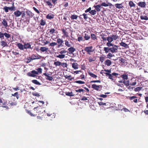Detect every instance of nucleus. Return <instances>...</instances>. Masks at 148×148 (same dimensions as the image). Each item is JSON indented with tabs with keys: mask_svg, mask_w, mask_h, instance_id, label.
Returning <instances> with one entry per match:
<instances>
[{
	"mask_svg": "<svg viewBox=\"0 0 148 148\" xmlns=\"http://www.w3.org/2000/svg\"><path fill=\"white\" fill-rule=\"evenodd\" d=\"M34 110L33 113H32L30 111L27 112V113L31 116H34L37 114L40 115L41 114L43 113L44 112H45V111L43 107L40 106L34 107Z\"/></svg>",
	"mask_w": 148,
	"mask_h": 148,
	"instance_id": "obj_1",
	"label": "nucleus"
},
{
	"mask_svg": "<svg viewBox=\"0 0 148 148\" xmlns=\"http://www.w3.org/2000/svg\"><path fill=\"white\" fill-rule=\"evenodd\" d=\"M37 72L35 70H33L31 72L28 73L27 74V75L30 77H34L36 76V75L38 74V73H42V69L41 68H38L37 69Z\"/></svg>",
	"mask_w": 148,
	"mask_h": 148,
	"instance_id": "obj_2",
	"label": "nucleus"
},
{
	"mask_svg": "<svg viewBox=\"0 0 148 148\" xmlns=\"http://www.w3.org/2000/svg\"><path fill=\"white\" fill-rule=\"evenodd\" d=\"M111 47H110V52L112 53H116L117 52V50L118 49L119 47L113 44L112 46H111Z\"/></svg>",
	"mask_w": 148,
	"mask_h": 148,
	"instance_id": "obj_3",
	"label": "nucleus"
},
{
	"mask_svg": "<svg viewBox=\"0 0 148 148\" xmlns=\"http://www.w3.org/2000/svg\"><path fill=\"white\" fill-rule=\"evenodd\" d=\"M83 36L84 41L89 40L90 38V33L87 31L84 32Z\"/></svg>",
	"mask_w": 148,
	"mask_h": 148,
	"instance_id": "obj_4",
	"label": "nucleus"
},
{
	"mask_svg": "<svg viewBox=\"0 0 148 148\" xmlns=\"http://www.w3.org/2000/svg\"><path fill=\"white\" fill-rule=\"evenodd\" d=\"M107 40L108 42L106 44V45L108 47H110L111 46H112L113 44L111 43L113 41V39L111 36H108L107 38Z\"/></svg>",
	"mask_w": 148,
	"mask_h": 148,
	"instance_id": "obj_5",
	"label": "nucleus"
},
{
	"mask_svg": "<svg viewBox=\"0 0 148 148\" xmlns=\"http://www.w3.org/2000/svg\"><path fill=\"white\" fill-rule=\"evenodd\" d=\"M7 20H8L7 18L6 19L4 18L2 19L1 24L5 28H6L7 27H9L10 25H8Z\"/></svg>",
	"mask_w": 148,
	"mask_h": 148,
	"instance_id": "obj_6",
	"label": "nucleus"
},
{
	"mask_svg": "<svg viewBox=\"0 0 148 148\" xmlns=\"http://www.w3.org/2000/svg\"><path fill=\"white\" fill-rule=\"evenodd\" d=\"M41 56L38 55H37V56H36L34 54H33L32 55L31 57H29V58H30L31 60H34L40 59L41 58Z\"/></svg>",
	"mask_w": 148,
	"mask_h": 148,
	"instance_id": "obj_7",
	"label": "nucleus"
},
{
	"mask_svg": "<svg viewBox=\"0 0 148 148\" xmlns=\"http://www.w3.org/2000/svg\"><path fill=\"white\" fill-rule=\"evenodd\" d=\"M57 43H58V47L63 46L64 41L63 40L60 38H58L57 40Z\"/></svg>",
	"mask_w": 148,
	"mask_h": 148,
	"instance_id": "obj_8",
	"label": "nucleus"
},
{
	"mask_svg": "<svg viewBox=\"0 0 148 148\" xmlns=\"http://www.w3.org/2000/svg\"><path fill=\"white\" fill-rule=\"evenodd\" d=\"M92 46L87 47L85 48L84 50L88 53V54H90V53L92 52L93 51L92 50Z\"/></svg>",
	"mask_w": 148,
	"mask_h": 148,
	"instance_id": "obj_9",
	"label": "nucleus"
},
{
	"mask_svg": "<svg viewBox=\"0 0 148 148\" xmlns=\"http://www.w3.org/2000/svg\"><path fill=\"white\" fill-rule=\"evenodd\" d=\"M46 72L47 71H45V72L43 74V75L46 76V79L50 81H52L53 79V78L52 77L49 76V74L48 73H46Z\"/></svg>",
	"mask_w": 148,
	"mask_h": 148,
	"instance_id": "obj_10",
	"label": "nucleus"
},
{
	"mask_svg": "<svg viewBox=\"0 0 148 148\" xmlns=\"http://www.w3.org/2000/svg\"><path fill=\"white\" fill-rule=\"evenodd\" d=\"M48 34L50 35V34H53L56 33V29L54 28H51L50 29H48L47 31H49Z\"/></svg>",
	"mask_w": 148,
	"mask_h": 148,
	"instance_id": "obj_11",
	"label": "nucleus"
},
{
	"mask_svg": "<svg viewBox=\"0 0 148 148\" xmlns=\"http://www.w3.org/2000/svg\"><path fill=\"white\" fill-rule=\"evenodd\" d=\"M136 84V81L135 78H132L131 79V82L130 85L131 86H134Z\"/></svg>",
	"mask_w": 148,
	"mask_h": 148,
	"instance_id": "obj_12",
	"label": "nucleus"
},
{
	"mask_svg": "<svg viewBox=\"0 0 148 148\" xmlns=\"http://www.w3.org/2000/svg\"><path fill=\"white\" fill-rule=\"evenodd\" d=\"M101 87V86L100 85L97 86L95 84H93L92 85V88L96 90H99V89Z\"/></svg>",
	"mask_w": 148,
	"mask_h": 148,
	"instance_id": "obj_13",
	"label": "nucleus"
},
{
	"mask_svg": "<svg viewBox=\"0 0 148 148\" xmlns=\"http://www.w3.org/2000/svg\"><path fill=\"white\" fill-rule=\"evenodd\" d=\"M129 99L131 100H132L133 99V101L135 103H137L138 101V99H136L137 97L134 96H133L132 97H129Z\"/></svg>",
	"mask_w": 148,
	"mask_h": 148,
	"instance_id": "obj_14",
	"label": "nucleus"
},
{
	"mask_svg": "<svg viewBox=\"0 0 148 148\" xmlns=\"http://www.w3.org/2000/svg\"><path fill=\"white\" fill-rule=\"evenodd\" d=\"M146 4L145 2H140L138 3V5L142 8H145Z\"/></svg>",
	"mask_w": 148,
	"mask_h": 148,
	"instance_id": "obj_15",
	"label": "nucleus"
},
{
	"mask_svg": "<svg viewBox=\"0 0 148 148\" xmlns=\"http://www.w3.org/2000/svg\"><path fill=\"white\" fill-rule=\"evenodd\" d=\"M30 18L29 15L28 13H27V15H26V16L25 18V22L27 24L29 23Z\"/></svg>",
	"mask_w": 148,
	"mask_h": 148,
	"instance_id": "obj_16",
	"label": "nucleus"
},
{
	"mask_svg": "<svg viewBox=\"0 0 148 148\" xmlns=\"http://www.w3.org/2000/svg\"><path fill=\"white\" fill-rule=\"evenodd\" d=\"M24 48L25 49H32L31 45L29 43H25L24 44Z\"/></svg>",
	"mask_w": 148,
	"mask_h": 148,
	"instance_id": "obj_17",
	"label": "nucleus"
},
{
	"mask_svg": "<svg viewBox=\"0 0 148 148\" xmlns=\"http://www.w3.org/2000/svg\"><path fill=\"white\" fill-rule=\"evenodd\" d=\"M54 15L51 13H50L48 14L46 16V18L49 19H51L53 18Z\"/></svg>",
	"mask_w": 148,
	"mask_h": 148,
	"instance_id": "obj_18",
	"label": "nucleus"
},
{
	"mask_svg": "<svg viewBox=\"0 0 148 148\" xmlns=\"http://www.w3.org/2000/svg\"><path fill=\"white\" fill-rule=\"evenodd\" d=\"M104 64L107 66H109L111 65L112 62L110 60H107L105 61Z\"/></svg>",
	"mask_w": 148,
	"mask_h": 148,
	"instance_id": "obj_19",
	"label": "nucleus"
},
{
	"mask_svg": "<svg viewBox=\"0 0 148 148\" xmlns=\"http://www.w3.org/2000/svg\"><path fill=\"white\" fill-rule=\"evenodd\" d=\"M14 14L16 17H18L22 14V12L18 10L15 12Z\"/></svg>",
	"mask_w": 148,
	"mask_h": 148,
	"instance_id": "obj_20",
	"label": "nucleus"
},
{
	"mask_svg": "<svg viewBox=\"0 0 148 148\" xmlns=\"http://www.w3.org/2000/svg\"><path fill=\"white\" fill-rule=\"evenodd\" d=\"M120 77H121L124 80H127L128 78V75L126 74H124L121 75Z\"/></svg>",
	"mask_w": 148,
	"mask_h": 148,
	"instance_id": "obj_21",
	"label": "nucleus"
},
{
	"mask_svg": "<svg viewBox=\"0 0 148 148\" xmlns=\"http://www.w3.org/2000/svg\"><path fill=\"white\" fill-rule=\"evenodd\" d=\"M17 45L18 48L21 50H23L24 49V45H23L22 44L18 43L17 44Z\"/></svg>",
	"mask_w": 148,
	"mask_h": 148,
	"instance_id": "obj_22",
	"label": "nucleus"
},
{
	"mask_svg": "<svg viewBox=\"0 0 148 148\" xmlns=\"http://www.w3.org/2000/svg\"><path fill=\"white\" fill-rule=\"evenodd\" d=\"M61 30L64 36L66 37L68 36V32L66 31V30L64 28H62L61 29Z\"/></svg>",
	"mask_w": 148,
	"mask_h": 148,
	"instance_id": "obj_23",
	"label": "nucleus"
},
{
	"mask_svg": "<svg viewBox=\"0 0 148 148\" xmlns=\"http://www.w3.org/2000/svg\"><path fill=\"white\" fill-rule=\"evenodd\" d=\"M46 3H47L48 5L49 6L50 8H53V6L51 3V1L49 0L48 1H46Z\"/></svg>",
	"mask_w": 148,
	"mask_h": 148,
	"instance_id": "obj_24",
	"label": "nucleus"
},
{
	"mask_svg": "<svg viewBox=\"0 0 148 148\" xmlns=\"http://www.w3.org/2000/svg\"><path fill=\"white\" fill-rule=\"evenodd\" d=\"M94 7L97 11L99 12L100 11V8L101 7V5H94Z\"/></svg>",
	"mask_w": 148,
	"mask_h": 148,
	"instance_id": "obj_25",
	"label": "nucleus"
},
{
	"mask_svg": "<svg viewBox=\"0 0 148 148\" xmlns=\"http://www.w3.org/2000/svg\"><path fill=\"white\" fill-rule=\"evenodd\" d=\"M110 47H104L103 48L104 50L106 53H107L109 52H110Z\"/></svg>",
	"mask_w": 148,
	"mask_h": 148,
	"instance_id": "obj_26",
	"label": "nucleus"
},
{
	"mask_svg": "<svg viewBox=\"0 0 148 148\" xmlns=\"http://www.w3.org/2000/svg\"><path fill=\"white\" fill-rule=\"evenodd\" d=\"M48 48L45 47H41L40 49V50L42 52H44L45 51H47L48 50Z\"/></svg>",
	"mask_w": 148,
	"mask_h": 148,
	"instance_id": "obj_27",
	"label": "nucleus"
},
{
	"mask_svg": "<svg viewBox=\"0 0 148 148\" xmlns=\"http://www.w3.org/2000/svg\"><path fill=\"white\" fill-rule=\"evenodd\" d=\"M95 60L96 58L94 56H93V57L90 56L88 58V60L90 62H91L92 61H94Z\"/></svg>",
	"mask_w": 148,
	"mask_h": 148,
	"instance_id": "obj_28",
	"label": "nucleus"
},
{
	"mask_svg": "<svg viewBox=\"0 0 148 148\" xmlns=\"http://www.w3.org/2000/svg\"><path fill=\"white\" fill-rule=\"evenodd\" d=\"M140 18L141 20H148V16L146 15L141 16Z\"/></svg>",
	"mask_w": 148,
	"mask_h": 148,
	"instance_id": "obj_29",
	"label": "nucleus"
},
{
	"mask_svg": "<svg viewBox=\"0 0 148 148\" xmlns=\"http://www.w3.org/2000/svg\"><path fill=\"white\" fill-rule=\"evenodd\" d=\"M54 64L56 66H60V67L61 62L59 61H55L54 62Z\"/></svg>",
	"mask_w": 148,
	"mask_h": 148,
	"instance_id": "obj_30",
	"label": "nucleus"
},
{
	"mask_svg": "<svg viewBox=\"0 0 148 148\" xmlns=\"http://www.w3.org/2000/svg\"><path fill=\"white\" fill-rule=\"evenodd\" d=\"M88 74L91 77L94 78H96L97 77V76L96 75L90 72H88Z\"/></svg>",
	"mask_w": 148,
	"mask_h": 148,
	"instance_id": "obj_31",
	"label": "nucleus"
},
{
	"mask_svg": "<svg viewBox=\"0 0 148 148\" xmlns=\"http://www.w3.org/2000/svg\"><path fill=\"white\" fill-rule=\"evenodd\" d=\"M120 45L125 48H127L128 47V45L123 42H121L120 43Z\"/></svg>",
	"mask_w": 148,
	"mask_h": 148,
	"instance_id": "obj_32",
	"label": "nucleus"
},
{
	"mask_svg": "<svg viewBox=\"0 0 148 148\" xmlns=\"http://www.w3.org/2000/svg\"><path fill=\"white\" fill-rule=\"evenodd\" d=\"M91 37V38L92 40H95L97 39V37L96 35L93 34H90V37Z\"/></svg>",
	"mask_w": 148,
	"mask_h": 148,
	"instance_id": "obj_33",
	"label": "nucleus"
},
{
	"mask_svg": "<svg viewBox=\"0 0 148 148\" xmlns=\"http://www.w3.org/2000/svg\"><path fill=\"white\" fill-rule=\"evenodd\" d=\"M109 79H110L113 82H115V79L114 77L111 74H109V76L108 77Z\"/></svg>",
	"mask_w": 148,
	"mask_h": 148,
	"instance_id": "obj_34",
	"label": "nucleus"
},
{
	"mask_svg": "<svg viewBox=\"0 0 148 148\" xmlns=\"http://www.w3.org/2000/svg\"><path fill=\"white\" fill-rule=\"evenodd\" d=\"M115 6L117 8L119 9H121L123 7V6H122V4L116 3L115 4Z\"/></svg>",
	"mask_w": 148,
	"mask_h": 148,
	"instance_id": "obj_35",
	"label": "nucleus"
},
{
	"mask_svg": "<svg viewBox=\"0 0 148 148\" xmlns=\"http://www.w3.org/2000/svg\"><path fill=\"white\" fill-rule=\"evenodd\" d=\"M4 36L7 39L11 37V35L8 33L5 32L4 33Z\"/></svg>",
	"mask_w": 148,
	"mask_h": 148,
	"instance_id": "obj_36",
	"label": "nucleus"
},
{
	"mask_svg": "<svg viewBox=\"0 0 148 148\" xmlns=\"http://www.w3.org/2000/svg\"><path fill=\"white\" fill-rule=\"evenodd\" d=\"M32 82L33 83L35 84L38 85H40V83L36 80H33L32 81Z\"/></svg>",
	"mask_w": 148,
	"mask_h": 148,
	"instance_id": "obj_37",
	"label": "nucleus"
},
{
	"mask_svg": "<svg viewBox=\"0 0 148 148\" xmlns=\"http://www.w3.org/2000/svg\"><path fill=\"white\" fill-rule=\"evenodd\" d=\"M124 84L126 86V87L130 85V81L129 80L125 81L124 80Z\"/></svg>",
	"mask_w": 148,
	"mask_h": 148,
	"instance_id": "obj_38",
	"label": "nucleus"
},
{
	"mask_svg": "<svg viewBox=\"0 0 148 148\" xmlns=\"http://www.w3.org/2000/svg\"><path fill=\"white\" fill-rule=\"evenodd\" d=\"M1 45L3 47H5L7 45L6 42L3 40L1 41Z\"/></svg>",
	"mask_w": 148,
	"mask_h": 148,
	"instance_id": "obj_39",
	"label": "nucleus"
},
{
	"mask_svg": "<svg viewBox=\"0 0 148 148\" xmlns=\"http://www.w3.org/2000/svg\"><path fill=\"white\" fill-rule=\"evenodd\" d=\"M14 3H13L12 4L13 6L11 7H9V10H10L11 11L12 10H15V8L14 5Z\"/></svg>",
	"mask_w": 148,
	"mask_h": 148,
	"instance_id": "obj_40",
	"label": "nucleus"
},
{
	"mask_svg": "<svg viewBox=\"0 0 148 148\" xmlns=\"http://www.w3.org/2000/svg\"><path fill=\"white\" fill-rule=\"evenodd\" d=\"M129 5L131 7H135V4L132 1H130L129 3Z\"/></svg>",
	"mask_w": 148,
	"mask_h": 148,
	"instance_id": "obj_41",
	"label": "nucleus"
},
{
	"mask_svg": "<svg viewBox=\"0 0 148 148\" xmlns=\"http://www.w3.org/2000/svg\"><path fill=\"white\" fill-rule=\"evenodd\" d=\"M89 13L92 15H95L97 13V11L95 10H92L89 12Z\"/></svg>",
	"mask_w": 148,
	"mask_h": 148,
	"instance_id": "obj_42",
	"label": "nucleus"
},
{
	"mask_svg": "<svg viewBox=\"0 0 148 148\" xmlns=\"http://www.w3.org/2000/svg\"><path fill=\"white\" fill-rule=\"evenodd\" d=\"M8 8L9 7H7L6 6L4 7L3 8V10H4L5 12L6 13H7L8 12Z\"/></svg>",
	"mask_w": 148,
	"mask_h": 148,
	"instance_id": "obj_43",
	"label": "nucleus"
},
{
	"mask_svg": "<svg viewBox=\"0 0 148 148\" xmlns=\"http://www.w3.org/2000/svg\"><path fill=\"white\" fill-rule=\"evenodd\" d=\"M46 22L43 19L41 20L40 22V25L42 26H44L46 24Z\"/></svg>",
	"mask_w": 148,
	"mask_h": 148,
	"instance_id": "obj_44",
	"label": "nucleus"
},
{
	"mask_svg": "<svg viewBox=\"0 0 148 148\" xmlns=\"http://www.w3.org/2000/svg\"><path fill=\"white\" fill-rule=\"evenodd\" d=\"M114 55H112L111 53H109L107 55V58H109V59L111 58V57L114 56Z\"/></svg>",
	"mask_w": 148,
	"mask_h": 148,
	"instance_id": "obj_45",
	"label": "nucleus"
},
{
	"mask_svg": "<svg viewBox=\"0 0 148 148\" xmlns=\"http://www.w3.org/2000/svg\"><path fill=\"white\" fill-rule=\"evenodd\" d=\"M65 56L64 54L59 55L56 56L57 57L60 58V59H62L65 57Z\"/></svg>",
	"mask_w": 148,
	"mask_h": 148,
	"instance_id": "obj_46",
	"label": "nucleus"
},
{
	"mask_svg": "<svg viewBox=\"0 0 148 148\" xmlns=\"http://www.w3.org/2000/svg\"><path fill=\"white\" fill-rule=\"evenodd\" d=\"M142 88V87H138L136 88H135L134 89V90L135 91L137 92L140 90Z\"/></svg>",
	"mask_w": 148,
	"mask_h": 148,
	"instance_id": "obj_47",
	"label": "nucleus"
},
{
	"mask_svg": "<svg viewBox=\"0 0 148 148\" xmlns=\"http://www.w3.org/2000/svg\"><path fill=\"white\" fill-rule=\"evenodd\" d=\"M12 96H13L14 97H16L17 99H18L19 97V95L18 94V93L17 92H15L14 94H12Z\"/></svg>",
	"mask_w": 148,
	"mask_h": 148,
	"instance_id": "obj_48",
	"label": "nucleus"
},
{
	"mask_svg": "<svg viewBox=\"0 0 148 148\" xmlns=\"http://www.w3.org/2000/svg\"><path fill=\"white\" fill-rule=\"evenodd\" d=\"M57 45V43L56 42H52L49 43V46L51 47H54Z\"/></svg>",
	"mask_w": 148,
	"mask_h": 148,
	"instance_id": "obj_49",
	"label": "nucleus"
},
{
	"mask_svg": "<svg viewBox=\"0 0 148 148\" xmlns=\"http://www.w3.org/2000/svg\"><path fill=\"white\" fill-rule=\"evenodd\" d=\"M75 83H76L80 84H85V82L82 81H76L75 82Z\"/></svg>",
	"mask_w": 148,
	"mask_h": 148,
	"instance_id": "obj_50",
	"label": "nucleus"
},
{
	"mask_svg": "<svg viewBox=\"0 0 148 148\" xmlns=\"http://www.w3.org/2000/svg\"><path fill=\"white\" fill-rule=\"evenodd\" d=\"M32 95L34 96H36L37 97H39L40 96V95L37 92H33L32 93Z\"/></svg>",
	"mask_w": 148,
	"mask_h": 148,
	"instance_id": "obj_51",
	"label": "nucleus"
},
{
	"mask_svg": "<svg viewBox=\"0 0 148 148\" xmlns=\"http://www.w3.org/2000/svg\"><path fill=\"white\" fill-rule=\"evenodd\" d=\"M113 39V40H116L118 38V36L116 35H113L111 36Z\"/></svg>",
	"mask_w": 148,
	"mask_h": 148,
	"instance_id": "obj_52",
	"label": "nucleus"
},
{
	"mask_svg": "<svg viewBox=\"0 0 148 148\" xmlns=\"http://www.w3.org/2000/svg\"><path fill=\"white\" fill-rule=\"evenodd\" d=\"M67 66V64L66 63H62L61 62V65L60 66H61L63 68L66 67Z\"/></svg>",
	"mask_w": 148,
	"mask_h": 148,
	"instance_id": "obj_53",
	"label": "nucleus"
},
{
	"mask_svg": "<svg viewBox=\"0 0 148 148\" xmlns=\"http://www.w3.org/2000/svg\"><path fill=\"white\" fill-rule=\"evenodd\" d=\"M66 95L69 96H73V93L72 92H66Z\"/></svg>",
	"mask_w": 148,
	"mask_h": 148,
	"instance_id": "obj_54",
	"label": "nucleus"
},
{
	"mask_svg": "<svg viewBox=\"0 0 148 148\" xmlns=\"http://www.w3.org/2000/svg\"><path fill=\"white\" fill-rule=\"evenodd\" d=\"M0 38L1 39H4V33H3L1 32H0Z\"/></svg>",
	"mask_w": 148,
	"mask_h": 148,
	"instance_id": "obj_55",
	"label": "nucleus"
},
{
	"mask_svg": "<svg viewBox=\"0 0 148 148\" xmlns=\"http://www.w3.org/2000/svg\"><path fill=\"white\" fill-rule=\"evenodd\" d=\"M69 51L72 53L74 51V48L73 47H71L68 49Z\"/></svg>",
	"mask_w": 148,
	"mask_h": 148,
	"instance_id": "obj_56",
	"label": "nucleus"
},
{
	"mask_svg": "<svg viewBox=\"0 0 148 148\" xmlns=\"http://www.w3.org/2000/svg\"><path fill=\"white\" fill-rule=\"evenodd\" d=\"M78 40L79 42L82 41H84V38L82 37H79L78 38Z\"/></svg>",
	"mask_w": 148,
	"mask_h": 148,
	"instance_id": "obj_57",
	"label": "nucleus"
},
{
	"mask_svg": "<svg viewBox=\"0 0 148 148\" xmlns=\"http://www.w3.org/2000/svg\"><path fill=\"white\" fill-rule=\"evenodd\" d=\"M65 45L66 46H68V47H70L71 46V44H69V42H68V41L67 40L65 41Z\"/></svg>",
	"mask_w": 148,
	"mask_h": 148,
	"instance_id": "obj_58",
	"label": "nucleus"
},
{
	"mask_svg": "<svg viewBox=\"0 0 148 148\" xmlns=\"http://www.w3.org/2000/svg\"><path fill=\"white\" fill-rule=\"evenodd\" d=\"M82 15L84 16V18L85 20H86L88 18L87 14L84 13L82 14Z\"/></svg>",
	"mask_w": 148,
	"mask_h": 148,
	"instance_id": "obj_59",
	"label": "nucleus"
},
{
	"mask_svg": "<svg viewBox=\"0 0 148 148\" xmlns=\"http://www.w3.org/2000/svg\"><path fill=\"white\" fill-rule=\"evenodd\" d=\"M33 10L38 14H39L40 13V12L39 11L38 9H37L35 7H33Z\"/></svg>",
	"mask_w": 148,
	"mask_h": 148,
	"instance_id": "obj_60",
	"label": "nucleus"
},
{
	"mask_svg": "<svg viewBox=\"0 0 148 148\" xmlns=\"http://www.w3.org/2000/svg\"><path fill=\"white\" fill-rule=\"evenodd\" d=\"M96 82L100 83L101 82L99 80H97L91 81L90 82V83H96Z\"/></svg>",
	"mask_w": 148,
	"mask_h": 148,
	"instance_id": "obj_61",
	"label": "nucleus"
},
{
	"mask_svg": "<svg viewBox=\"0 0 148 148\" xmlns=\"http://www.w3.org/2000/svg\"><path fill=\"white\" fill-rule=\"evenodd\" d=\"M89 97H82L81 99L82 100H88L89 101V100L88 99V98Z\"/></svg>",
	"mask_w": 148,
	"mask_h": 148,
	"instance_id": "obj_62",
	"label": "nucleus"
},
{
	"mask_svg": "<svg viewBox=\"0 0 148 148\" xmlns=\"http://www.w3.org/2000/svg\"><path fill=\"white\" fill-rule=\"evenodd\" d=\"M62 4L65 7H67L68 6V3L67 2H64V3H62Z\"/></svg>",
	"mask_w": 148,
	"mask_h": 148,
	"instance_id": "obj_63",
	"label": "nucleus"
},
{
	"mask_svg": "<svg viewBox=\"0 0 148 148\" xmlns=\"http://www.w3.org/2000/svg\"><path fill=\"white\" fill-rule=\"evenodd\" d=\"M98 103L100 106L104 105L106 104V103H103L101 101L98 102Z\"/></svg>",
	"mask_w": 148,
	"mask_h": 148,
	"instance_id": "obj_64",
	"label": "nucleus"
}]
</instances>
